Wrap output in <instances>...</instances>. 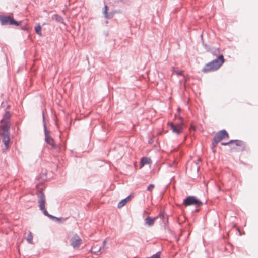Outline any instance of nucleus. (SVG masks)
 I'll return each instance as SVG.
<instances>
[{
	"label": "nucleus",
	"mask_w": 258,
	"mask_h": 258,
	"mask_svg": "<svg viewBox=\"0 0 258 258\" xmlns=\"http://www.w3.org/2000/svg\"><path fill=\"white\" fill-rule=\"evenodd\" d=\"M154 258H160V253L158 252L156 253V256Z\"/></svg>",
	"instance_id": "5701e85b"
},
{
	"label": "nucleus",
	"mask_w": 258,
	"mask_h": 258,
	"mask_svg": "<svg viewBox=\"0 0 258 258\" xmlns=\"http://www.w3.org/2000/svg\"><path fill=\"white\" fill-rule=\"evenodd\" d=\"M224 62V56L222 55H220L217 59L206 64L203 67L202 71L205 73L216 71L223 64Z\"/></svg>",
	"instance_id": "f03ea898"
},
{
	"label": "nucleus",
	"mask_w": 258,
	"mask_h": 258,
	"mask_svg": "<svg viewBox=\"0 0 258 258\" xmlns=\"http://www.w3.org/2000/svg\"><path fill=\"white\" fill-rule=\"evenodd\" d=\"M231 149H234L236 146H237L235 144H230Z\"/></svg>",
	"instance_id": "4be33fe9"
},
{
	"label": "nucleus",
	"mask_w": 258,
	"mask_h": 258,
	"mask_svg": "<svg viewBox=\"0 0 258 258\" xmlns=\"http://www.w3.org/2000/svg\"><path fill=\"white\" fill-rule=\"evenodd\" d=\"M44 131H45V141L52 148H55L56 147V145L55 144L54 139L50 136L49 132L47 130L46 125L44 124Z\"/></svg>",
	"instance_id": "1a4fd4ad"
},
{
	"label": "nucleus",
	"mask_w": 258,
	"mask_h": 258,
	"mask_svg": "<svg viewBox=\"0 0 258 258\" xmlns=\"http://www.w3.org/2000/svg\"><path fill=\"white\" fill-rule=\"evenodd\" d=\"M35 30L36 33L38 34L39 36H42L41 33V26L40 24L39 23L35 27Z\"/></svg>",
	"instance_id": "f3484780"
},
{
	"label": "nucleus",
	"mask_w": 258,
	"mask_h": 258,
	"mask_svg": "<svg viewBox=\"0 0 258 258\" xmlns=\"http://www.w3.org/2000/svg\"><path fill=\"white\" fill-rule=\"evenodd\" d=\"M71 245L74 248H78L82 243V239L79 236L75 234L70 239Z\"/></svg>",
	"instance_id": "6e6552de"
},
{
	"label": "nucleus",
	"mask_w": 258,
	"mask_h": 258,
	"mask_svg": "<svg viewBox=\"0 0 258 258\" xmlns=\"http://www.w3.org/2000/svg\"><path fill=\"white\" fill-rule=\"evenodd\" d=\"M168 124L172 130V132L177 134H180L183 132V124L182 123L175 124L173 123L170 122Z\"/></svg>",
	"instance_id": "9d476101"
},
{
	"label": "nucleus",
	"mask_w": 258,
	"mask_h": 258,
	"mask_svg": "<svg viewBox=\"0 0 258 258\" xmlns=\"http://www.w3.org/2000/svg\"><path fill=\"white\" fill-rule=\"evenodd\" d=\"M154 188V184H150L148 187L147 188V190L149 191H151Z\"/></svg>",
	"instance_id": "412c9836"
},
{
	"label": "nucleus",
	"mask_w": 258,
	"mask_h": 258,
	"mask_svg": "<svg viewBox=\"0 0 258 258\" xmlns=\"http://www.w3.org/2000/svg\"><path fill=\"white\" fill-rule=\"evenodd\" d=\"M107 242L106 240H104L102 246L99 245L98 244H94L92 247V248L90 250V251L96 255H99L101 254L104 248L105 245L106 243Z\"/></svg>",
	"instance_id": "0eeeda50"
},
{
	"label": "nucleus",
	"mask_w": 258,
	"mask_h": 258,
	"mask_svg": "<svg viewBox=\"0 0 258 258\" xmlns=\"http://www.w3.org/2000/svg\"><path fill=\"white\" fill-rule=\"evenodd\" d=\"M38 203L40 210L46 216L49 217L51 219L56 218L55 217L49 214L45 208V196L42 191H39L38 195Z\"/></svg>",
	"instance_id": "7ed1b4c3"
},
{
	"label": "nucleus",
	"mask_w": 258,
	"mask_h": 258,
	"mask_svg": "<svg viewBox=\"0 0 258 258\" xmlns=\"http://www.w3.org/2000/svg\"><path fill=\"white\" fill-rule=\"evenodd\" d=\"M151 162V160L150 158L143 157L141 159L140 163V168H142L145 164H149Z\"/></svg>",
	"instance_id": "f8f14e48"
},
{
	"label": "nucleus",
	"mask_w": 258,
	"mask_h": 258,
	"mask_svg": "<svg viewBox=\"0 0 258 258\" xmlns=\"http://www.w3.org/2000/svg\"><path fill=\"white\" fill-rule=\"evenodd\" d=\"M131 200V196H128L126 198L122 200L121 201L119 202L118 204L117 207L119 208L122 207L124 206L128 201Z\"/></svg>",
	"instance_id": "ddd939ff"
},
{
	"label": "nucleus",
	"mask_w": 258,
	"mask_h": 258,
	"mask_svg": "<svg viewBox=\"0 0 258 258\" xmlns=\"http://www.w3.org/2000/svg\"><path fill=\"white\" fill-rule=\"evenodd\" d=\"M43 121H44V120H45V117H44V114H43Z\"/></svg>",
	"instance_id": "b1692460"
},
{
	"label": "nucleus",
	"mask_w": 258,
	"mask_h": 258,
	"mask_svg": "<svg viewBox=\"0 0 258 258\" xmlns=\"http://www.w3.org/2000/svg\"><path fill=\"white\" fill-rule=\"evenodd\" d=\"M10 117V112H6L3 118L1 120V125L0 126V134L2 138L5 150H7L9 148Z\"/></svg>",
	"instance_id": "f257e3e1"
},
{
	"label": "nucleus",
	"mask_w": 258,
	"mask_h": 258,
	"mask_svg": "<svg viewBox=\"0 0 258 258\" xmlns=\"http://www.w3.org/2000/svg\"><path fill=\"white\" fill-rule=\"evenodd\" d=\"M172 71L173 72V73H175L177 75H183V71L182 70H175V68L173 67L172 68Z\"/></svg>",
	"instance_id": "aec40b11"
},
{
	"label": "nucleus",
	"mask_w": 258,
	"mask_h": 258,
	"mask_svg": "<svg viewBox=\"0 0 258 258\" xmlns=\"http://www.w3.org/2000/svg\"><path fill=\"white\" fill-rule=\"evenodd\" d=\"M0 22L2 25L10 24L16 26L19 25V22L14 20L13 18L9 16H1Z\"/></svg>",
	"instance_id": "423d86ee"
},
{
	"label": "nucleus",
	"mask_w": 258,
	"mask_h": 258,
	"mask_svg": "<svg viewBox=\"0 0 258 258\" xmlns=\"http://www.w3.org/2000/svg\"><path fill=\"white\" fill-rule=\"evenodd\" d=\"M155 219L156 218H151L148 217L145 219L146 224L148 225L149 226H151L153 225Z\"/></svg>",
	"instance_id": "4468645a"
},
{
	"label": "nucleus",
	"mask_w": 258,
	"mask_h": 258,
	"mask_svg": "<svg viewBox=\"0 0 258 258\" xmlns=\"http://www.w3.org/2000/svg\"><path fill=\"white\" fill-rule=\"evenodd\" d=\"M33 236L32 233L30 231L28 234L27 238H26V240L28 242V243H29V244H33Z\"/></svg>",
	"instance_id": "dca6fc26"
},
{
	"label": "nucleus",
	"mask_w": 258,
	"mask_h": 258,
	"mask_svg": "<svg viewBox=\"0 0 258 258\" xmlns=\"http://www.w3.org/2000/svg\"><path fill=\"white\" fill-rule=\"evenodd\" d=\"M184 78H185V82H186L187 80V79L186 78H185V77H184Z\"/></svg>",
	"instance_id": "393cba45"
},
{
	"label": "nucleus",
	"mask_w": 258,
	"mask_h": 258,
	"mask_svg": "<svg viewBox=\"0 0 258 258\" xmlns=\"http://www.w3.org/2000/svg\"><path fill=\"white\" fill-rule=\"evenodd\" d=\"M183 204L185 206L194 205L196 207H198L202 205V203L199 200L197 199L195 197L189 196L184 200Z\"/></svg>",
	"instance_id": "39448f33"
},
{
	"label": "nucleus",
	"mask_w": 258,
	"mask_h": 258,
	"mask_svg": "<svg viewBox=\"0 0 258 258\" xmlns=\"http://www.w3.org/2000/svg\"><path fill=\"white\" fill-rule=\"evenodd\" d=\"M52 18L53 20L60 23H62L63 21V18L57 14H54L52 16Z\"/></svg>",
	"instance_id": "2eb2a0df"
},
{
	"label": "nucleus",
	"mask_w": 258,
	"mask_h": 258,
	"mask_svg": "<svg viewBox=\"0 0 258 258\" xmlns=\"http://www.w3.org/2000/svg\"><path fill=\"white\" fill-rule=\"evenodd\" d=\"M201 162V159H198L197 160V162H195L194 164V168H193V170L195 171H198L199 169V167L197 165V164H198V162Z\"/></svg>",
	"instance_id": "6ab92c4d"
},
{
	"label": "nucleus",
	"mask_w": 258,
	"mask_h": 258,
	"mask_svg": "<svg viewBox=\"0 0 258 258\" xmlns=\"http://www.w3.org/2000/svg\"><path fill=\"white\" fill-rule=\"evenodd\" d=\"M235 144L237 146H239V147L243 146L244 145V143L240 140H230L229 142L227 143H222L221 144L222 145H228L230 144Z\"/></svg>",
	"instance_id": "9b49d317"
},
{
	"label": "nucleus",
	"mask_w": 258,
	"mask_h": 258,
	"mask_svg": "<svg viewBox=\"0 0 258 258\" xmlns=\"http://www.w3.org/2000/svg\"><path fill=\"white\" fill-rule=\"evenodd\" d=\"M192 129L195 130V128L194 127H191Z\"/></svg>",
	"instance_id": "a878e982"
},
{
	"label": "nucleus",
	"mask_w": 258,
	"mask_h": 258,
	"mask_svg": "<svg viewBox=\"0 0 258 258\" xmlns=\"http://www.w3.org/2000/svg\"><path fill=\"white\" fill-rule=\"evenodd\" d=\"M228 138L229 135L224 130H221L217 133L213 138L212 142L213 148L216 147V145L218 143L220 142L223 139H228Z\"/></svg>",
	"instance_id": "20e7f679"
},
{
	"label": "nucleus",
	"mask_w": 258,
	"mask_h": 258,
	"mask_svg": "<svg viewBox=\"0 0 258 258\" xmlns=\"http://www.w3.org/2000/svg\"><path fill=\"white\" fill-rule=\"evenodd\" d=\"M107 11H108V7H107V5L105 4L104 10L103 11V13L105 18H109Z\"/></svg>",
	"instance_id": "a211bd4d"
}]
</instances>
